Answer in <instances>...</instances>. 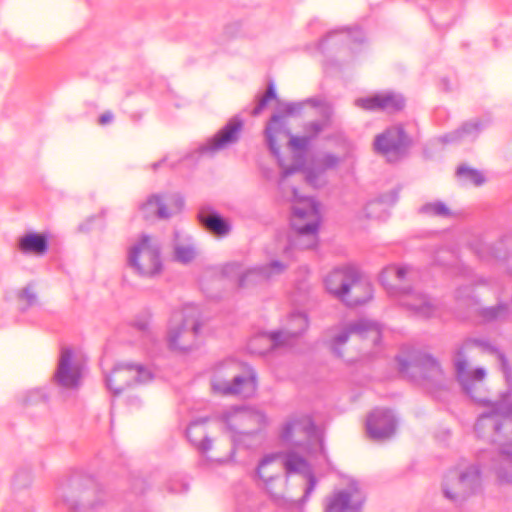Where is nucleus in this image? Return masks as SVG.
Returning a JSON list of instances; mask_svg holds the SVG:
<instances>
[{"label": "nucleus", "mask_w": 512, "mask_h": 512, "mask_svg": "<svg viewBox=\"0 0 512 512\" xmlns=\"http://www.w3.org/2000/svg\"><path fill=\"white\" fill-rule=\"evenodd\" d=\"M416 276L417 271L411 266L389 265L383 269L380 281L389 295L399 297L400 304L416 316L431 318L439 315L440 307L434 299L406 286V282Z\"/></svg>", "instance_id": "f257e3e1"}, {"label": "nucleus", "mask_w": 512, "mask_h": 512, "mask_svg": "<svg viewBox=\"0 0 512 512\" xmlns=\"http://www.w3.org/2000/svg\"><path fill=\"white\" fill-rule=\"evenodd\" d=\"M286 197L292 203L291 226L295 232L292 246L297 249L314 248L318 243L321 221L318 203L310 197L300 196L294 187Z\"/></svg>", "instance_id": "f03ea898"}, {"label": "nucleus", "mask_w": 512, "mask_h": 512, "mask_svg": "<svg viewBox=\"0 0 512 512\" xmlns=\"http://www.w3.org/2000/svg\"><path fill=\"white\" fill-rule=\"evenodd\" d=\"M211 387L220 395L250 397L257 390V378L248 365L227 360L215 367Z\"/></svg>", "instance_id": "7ed1b4c3"}, {"label": "nucleus", "mask_w": 512, "mask_h": 512, "mask_svg": "<svg viewBox=\"0 0 512 512\" xmlns=\"http://www.w3.org/2000/svg\"><path fill=\"white\" fill-rule=\"evenodd\" d=\"M472 345L479 346L483 348L484 351L496 355L500 362L501 371L503 372L507 382H510L512 379V370L505 354L485 341L479 339H470L456 351L453 361L458 381L461 383L466 393L469 394L474 400L480 403L488 404L489 402L487 400L475 396L473 392L474 384L484 380L486 377V371L484 368L469 370V363L465 354V349Z\"/></svg>", "instance_id": "20e7f679"}, {"label": "nucleus", "mask_w": 512, "mask_h": 512, "mask_svg": "<svg viewBox=\"0 0 512 512\" xmlns=\"http://www.w3.org/2000/svg\"><path fill=\"white\" fill-rule=\"evenodd\" d=\"M303 103H287L281 110L274 114L265 128L266 142L269 146L270 151L280 161V147L284 142H288L289 147L294 151L305 150L310 141L311 137L308 136H292L288 129V117L297 115L302 109Z\"/></svg>", "instance_id": "39448f33"}, {"label": "nucleus", "mask_w": 512, "mask_h": 512, "mask_svg": "<svg viewBox=\"0 0 512 512\" xmlns=\"http://www.w3.org/2000/svg\"><path fill=\"white\" fill-rule=\"evenodd\" d=\"M308 326L306 314L292 313L281 330L254 337L250 342V349L255 353L264 354L277 347L289 346L308 329Z\"/></svg>", "instance_id": "423d86ee"}, {"label": "nucleus", "mask_w": 512, "mask_h": 512, "mask_svg": "<svg viewBox=\"0 0 512 512\" xmlns=\"http://www.w3.org/2000/svg\"><path fill=\"white\" fill-rule=\"evenodd\" d=\"M200 328L199 310L194 305L185 306L174 312L168 330V344L172 349L188 350L197 337Z\"/></svg>", "instance_id": "0eeeda50"}, {"label": "nucleus", "mask_w": 512, "mask_h": 512, "mask_svg": "<svg viewBox=\"0 0 512 512\" xmlns=\"http://www.w3.org/2000/svg\"><path fill=\"white\" fill-rule=\"evenodd\" d=\"M129 265L142 276H154L162 269L160 248L148 235H142L130 249Z\"/></svg>", "instance_id": "6e6552de"}, {"label": "nucleus", "mask_w": 512, "mask_h": 512, "mask_svg": "<svg viewBox=\"0 0 512 512\" xmlns=\"http://www.w3.org/2000/svg\"><path fill=\"white\" fill-rule=\"evenodd\" d=\"M152 378V372L141 364L119 363L107 376L106 384L117 395L134 384H144Z\"/></svg>", "instance_id": "1a4fd4ad"}, {"label": "nucleus", "mask_w": 512, "mask_h": 512, "mask_svg": "<svg viewBox=\"0 0 512 512\" xmlns=\"http://www.w3.org/2000/svg\"><path fill=\"white\" fill-rule=\"evenodd\" d=\"M480 484V470L477 466L471 465L460 474L452 472L446 476L443 484L444 496L456 502L474 493Z\"/></svg>", "instance_id": "9d476101"}, {"label": "nucleus", "mask_w": 512, "mask_h": 512, "mask_svg": "<svg viewBox=\"0 0 512 512\" xmlns=\"http://www.w3.org/2000/svg\"><path fill=\"white\" fill-rule=\"evenodd\" d=\"M315 425L308 415L292 416L282 425L280 439L289 445L308 450V445L315 439Z\"/></svg>", "instance_id": "9b49d317"}, {"label": "nucleus", "mask_w": 512, "mask_h": 512, "mask_svg": "<svg viewBox=\"0 0 512 512\" xmlns=\"http://www.w3.org/2000/svg\"><path fill=\"white\" fill-rule=\"evenodd\" d=\"M282 471L281 455L277 453L264 456L257 466L256 474L259 480L275 498L282 496L287 483V479L282 478Z\"/></svg>", "instance_id": "f8f14e48"}, {"label": "nucleus", "mask_w": 512, "mask_h": 512, "mask_svg": "<svg viewBox=\"0 0 512 512\" xmlns=\"http://www.w3.org/2000/svg\"><path fill=\"white\" fill-rule=\"evenodd\" d=\"M83 364L76 359L72 349L61 350L54 378L58 385L67 389H77L82 378Z\"/></svg>", "instance_id": "ddd939ff"}, {"label": "nucleus", "mask_w": 512, "mask_h": 512, "mask_svg": "<svg viewBox=\"0 0 512 512\" xmlns=\"http://www.w3.org/2000/svg\"><path fill=\"white\" fill-rule=\"evenodd\" d=\"M401 372L411 370L413 375H419L425 380L440 384L443 379V371L436 359L426 353H419L411 361L398 359Z\"/></svg>", "instance_id": "4468645a"}, {"label": "nucleus", "mask_w": 512, "mask_h": 512, "mask_svg": "<svg viewBox=\"0 0 512 512\" xmlns=\"http://www.w3.org/2000/svg\"><path fill=\"white\" fill-rule=\"evenodd\" d=\"M375 149L383 154L388 161L398 160L406 146L407 137L402 127L394 126L378 135L374 142Z\"/></svg>", "instance_id": "2eb2a0df"}, {"label": "nucleus", "mask_w": 512, "mask_h": 512, "mask_svg": "<svg viewBox=\"0 0 512 512\" xmlns=\"http://www.w3.org/2000/svg\"><path fill=\"white\" fill-rule=\"evenodd\" d=\"M352 334L361 338L371 339L374 343H377L381 338V330L376 323L365 319L358 320L349 324L331 339V348L337 355H340L339 348L347 342Z\"/></svg>", "instance_id": "dca6fc26"}, {"label": "nucleus", "mask_w": 512, "mask_h": 512, "mask_svg": "<svg viewBox=\"0 0 512 512\" xmlns=\"http://www.w3.org/2000/svg\"><path fill=\"white\" fill-rule=\"evenodd\" d=\"M364 496L356 486L339 490L326 497L324 512H359Z\"/></svg>", "instance_id": "f3484780"}, {"label": "nucleus", "mask_w": 512, "mask_h": 512, "mask_svg": "<svg viewBox=\"0 0 512 512\" xmlns=\"http://www.w3.org/2000/svg\"><path fill=\"white\" fill-rule=\"evenodd\" d=\"M244 123L239 117L229 121L202 147L203 152H216L228 148L240 139Z\"/></svg>", "instance_id": "a211bd4d"}, {"label": "nucleus", "mask_w": 512, "mask_h": 512, "mask_svg": "<svg viewBox=\"0 0 512 512\" xmlns=\"http://www.w3.org/2000/svg\"><path fill=\"white\" fill-rule=\"evenodd\" d=\"M223 421L228 430L240 437L254 429L248 425V421H256L259 426L264 422V414L249 408H235L223 415Z\"/></svg>", "instance_id": "6ab92c4d"}, {"label": "nucleus", "mask_w": 512, "mask_h": 512, "mask_svg": "<svg viewBox=\"0 0 512 512\" xmlns=\"http://www.w3.org/2000/svg\"><path fill=\"white\" fill-rule=\"evenodd\" d=\"M396 420L388 409H375L367 417L366 431L375 440L386 439L395 432Z\"/></svg>", "instance_id": "aec40b11"}, {"label": "nucleus", "mask_w": 512, "mask_h": 512, "mask_svg": "<svg viewBox=\"0 0 512 512\" xmlns=\"http://www.w3.org/2000/svg\"><path fill=\"white\" fill-rule=\"evenodd\" d=\"M355 106L368 111L398 112L405 106V99L402 95L394 92H384L366 98H358Z\"/></svg>", "instance_id": "412c9836"}, {"label": "nucleus", "mask_w": 512, "mask_h": 512, "mask_svg": "<svg viewBox=\"0 0 512 512\" xmlns=\"http://www.w3.org/2000/svg\"><path fill=\"white\" fill-rule=\"evenodd\" d=\"M286 268L287 265L280 261H272L269 264L254 267L241 274L238 286L240 288H248L259 285L282 274Z\"/></svg>", "instance_id": "4be33fe9"}, {"label": "nucleus", "mask_w": 512, "mask_h": 512, "mask_svg": "<svg viewBox=\"0 0 512 512\" xmlns=\"http://www.w3.org/2000/svg\"><path fill=\"white\" fill-rule=\"evenodd\" d=\"M182 206L183 200L179 197H175L165 203L159 195H151L141 204L140 211L147 220L152 218L167 219L173 213L180 211Z\"/></svg>", "instance_id": "5701e85b"}, {"label": "nucleus", "mask_w": 512, "mask_h": 512, "mask_svg": "<svg viewBox=\"0 0 512 512\" xmlns=\"http://www.w3.org/2000/svg\"><path fill=\"white\" fill-rule=\"evenodd\" d=\"M372 296L371 283L356 270L355 277L351 278L341 301L348 306H358L371 300Z\"/></svg>", "instance_id": "b1692460"}, {"label": "nucleus", "mask_w": 512, "mask_h": 512, "mask_svg": "<svg viewBox=\"0 0 512 512\" xmlns=\"http://www.w3.org/2000/svg\"><path fill=\"white\" fill-rule=\"evenodd\" d=\"M281 455L282 470L287 475L292 473L303 474L308 478V486L305 490V497H308L316 486V479L311 472L308 462L295 452L279 453Z\"/></svg>", "instance_id": "393cba45"}, {"label": "nucleus", "mask_w": 512, "mask_h": 512, "mask_svg": "<svg viewBox=\"0 0 512 512\" xmlns=\"http://www.w3.org/2000/svg\"><path fill=\"white\" fill-rule=\"evenodd\" d=\"M355 271L356 269L352 267L337 268L331 271L324 280L327 291L341 300L351 278L355 277Z\"/></svg>", "instance_id": "a878e982"}, {"label": "nucleus", "mask_w": 512, "mask_h": 512, "mask_svg": "<svg viewBox=\"0 0 512 512\" xmlns=\"http://www.w3.org/2000/svg\"><path fill=\"white\" fill-rule=\"evenodd\" d=\"M198 219L209 232L217 236H225L230 231L228 223L209 208H201L198 212Z\"/></svg>", "instance_id": "bb28decb"}, {"label": "nucleus", "mask_w": 512, "mask_h": 512, "mask_svg": "<svg viewBox=\"0 0 512 512\" xmlns=\"http://www.w3.org/2000/svg\"><path fill=\"white\" fill-rule=\"evenodd\" d=\"M204 423L203 419L191 422L186 433L187 438L194 446L206 452L211 448V440L206 435Z\"/></svg>", "instance_id": "cd10ccee"}, {"label": "nucleus", "mask_w": 512, "mask_h": 512, "mask_svg": "<svg viewBox=\"0 0 512 512\" xmlns=\"http://www.w3.org/2000/svg\"><path fill=\"white\" fill-rule=\"evenodd\" d=\"M19 247L24 253L43 255L48 249V242L45 236L30 233L21 238Z\"/></svg>", "instance_id": "c85d7f7f"}, {"label": "nucleus", "mask_w": 512, "mask_h": 512, "mask_svg": "<svg viewBox=\"0 0 512 512\" xmlns=\"http://www.w3.org/2000/svg\"><path fill=\"white\" fill-rule=\"evenodd\" d=\"M419 213L440 218H452L454 217L453 211L442 201L428 202L419 208Z\"/></svg>", "instance_id": "c756f323"}, {"label": "nucleus", "mask_w": 512, "mask_h": 512, "mask_svg": "<svg viewBox=\"0 0 512 512\" xmlns=\"http://www.w3.org/2000/svg\"><path fill=\"white\" fill-rule=\"evenodd\" d=\"M456 173L458 177L475 186H480L485 182V177L480 171L467 166H459Z\"/></svg>", "instance_id": "7c9ffc66"}, {"label": "nucleus", "mask_w": 512, "mask_h": 512, "mask_svg": "<svg viewBox=\"0 0 512 512\" xmlns=\"http://www.w3.org/2000/svg\"><path fill=\"white\" fill-rule=\"evenodd\" d=\"M175 257L179 262L189 263L191 262L195 256L196 251L193 245L191 244H179L175 246Z\"/></svg>", "instance_id": "2f4dec72"}, {"label": "nucleus", "mask_w": 512, "mask_h": 512, "mask_svg": "<svg viewBox=\"0 0 512 512\" xmlns=\"http://www.w3.org/2000/svg\"><path fill=\"white\" fill-rule=\"evenodd\" d=\"M508 314V307L505 304H499L495 307H489L482 310L481 315L487 321L504 319Z\"/></svg>", "instance_id": "473e14b6"}, {"label": "nucleus", "mask_w": 512, "mask_h": 512, "mask_svg": "<svg viewBox=\"0 0 512 512\" xmlns=\"http://www.w3.org/2000/svg\"><path fill=\"white\" fill-rule=\"evenodd\" d=\"M276 98L275 89L272 83L267 87V90L263 96H261L257 102V105L252 111V115H259L263 109L267 106L268 102Z\"/></svg>", "instance_id": "72a5a7b5"}, {"label": "nucleus", "mask_w": 512, "mask_h": 512, "mask_svg": "<svg viewBox=\"0 0 512 512\" xmlns=\"http://www.w3.org/2000/svg\"><path fill=\"white\" fill-rule=\"evenodd\" d=\"M328 126V120L312 121L306 124L305 131L310 134L309 137L314 138Z\"/></svg>", "instance_id": "f704fd0d"}, {"label": "nucleus", "mask_w": 512, "mask_h": 512, "mask_svg": "<svg viewBox=\"0 0 512 512\" xmlns=\"http://www.w3.org/2000/svg\"><path fill=\"white\" fill-rule=\"evenodd\" d=\"M339 163L340 159L333 154H325L319 160V165L325 170L335 168Z\"/></svg>", "instance_id": "c9c22d12"}, {"label": "nucleus", "mask_w": 512, "mask_h": 512, "mask_svg": "<svg viewBox=\"0 0 512 512\" xmlns=\"http://www.w3.org/2000/svg\"><path fill=\"white\" fill-rule=\"evenodd\" d=\"M19 298L23 300L27 307L32 306L36 303V294L30 287H25L19 294Z\"/></svg>", "instance_id": "e433bc0d"}, {"label": "nucleus", "mask_w": 512, "mask_h": 512, "mask_svg": "<svg viewBox=\"0 0 512 512\" xmlns=\"http://www.w3.org/2000/svg\"><path fill=\"white\" fill-rule=\"evenodd\" d=\"M471 130H479L478 123H466L461 127V129L457 133L461 136L463 134L471 132Z\"/></svg>", "instance_id": "4c0bfd02"}, {"label": "nucleus", "mask_w": 512, "mask_h": 512, "mask_svg": "<svg viewBox=\"0 0 512 512\" xmlns=\"http://www.w3.org/2000/svg\"><path fill=\"white\" fill-rule=\"evenodd\" d=\"M113 119H114L113 113L111 111H106L100 115L98 122L100 125H106V124L112 122Z\"/></svg>", "instance_id": "58836bf2"}, {"label": "nucleus", "mask_w": 512, "mask_h": 512, "mask_svg": "<svg viewBox=\"0 0 512 512\" xmlns=\"http://www.w3.org/2000/svg\"><path fill=\"white\" fill-rule=\"evenodd\" d=\"M267 424L266 416L264 415V422L261 425H257L256 421H248V425H250L252 428H254L250 434H245V436H252L259 432L265 425Z\"/></svg>", "instance_id": "ea45409f"}, {"label": "nucleus", "mask_w": 512, "mask_h": 512, "mask_svg": "<svg viewBox=\"0 0 512 512\" xmlns=\"http://www.w3.org/2000/svg\"><path fill=\"white\" fill-rule=\"evenodd\" d=\"M295 168H288L283 171L280 184L283 185L284 179L295 172Z\"/></svg>", "instance_id": "a19ab883"}, {"label": "nucleus", "mask_w": 512, "mask_h": 512, "mask_svg": "<svg viewBox=\"0 0 512 512\" xmlns=\"http://www.w3.org/2000/svg\"><path fill=\"white\" fill-rule=\"evenodd\" d=\"M308 102L311 103L313 106L320 105V102L318 100H315V99H310V100H308Z\"/></svg>", "instance_id": "79ce46f5"}, {"label": "nucleus", "mask_w": 512, "mask_h": 512, "mask_svg": "<svg viewBox=\"0 0 512 512\" xmlns=\"http://www.w3.org/2000/svg\"><path fill=\"white\" fill-rule=\"evenodd\" d=\"M32 396H34V397H38V396H39V393H38V392H35V393H33V394H32Z\"/></svg>", "instance_id": "37998d69"}, {"label": "nucleus", "mask_w": 512, "mask_h": 512, "mask_svg": "<svg viewBox=\"0 0 512 512\" xmlns=\"http://www.w3.org/2000/svg\"><path fill=\"white\" fill-rule=\"evenodd\" d=\"M69 507H70L71 509H75V508H76V506H74V505H70Z\"/></svg>", "instance_id": "c03bdc74"}]
</instances>
